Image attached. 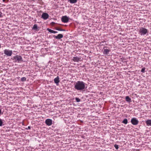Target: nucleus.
Returning a JSON list of instances; mask_svg holds the SVG:
<instances>
[{"label": "nucleus", "instance_id": "obj_1", "mask_svg": "<svg viewBox=\"0 0 151 151\" xmlns=\"http://www.w3.org/2000/svg\"><path fill=\"white\" fill-rule=\"evenodd\" d=\"M74 88L78 91H81L85 88V83L83 81H78L74 84Z\"/></svg>", "mask_w": 151, "mask_h": 151}, {"label": "nucleus", "instance_id": "obj_2", "mask_svg": "<svg viewBox=\"0 0 151 151\" xmlns=\"http://www.w3.org/2000/svg\"><path fill=\"white\" fill-rule=\"evenodd\" d=\"M148 33L147 29L143 27H141L139 31V33L141 35H144Z\"/></svg>", "mask_w": 151, "mask_h": 151}, {"label": "nucleus", "instance_id": "obj_3", "mask_svg": "<svg viewBox=\"0 0 151 151\" xmlns=\"http://www.w3.org/2000/svg\"><path fill=\"white\" fill-rule=\"evenodd\" d=\"M13 60L14 62L18 63H21L23 61L22 57L21 56L16 55L13 57Z\"/></svg>", "mask_w": 151, "mask_h": 151}, {"label": "nucleus", "instance_id": "obj_4", "mask_svg": "<svg viewBox=\"0 0 151 151\" xmlns=\"http://www.w3.org/2000/svg\"><path fill=\"white\" fill-rule=\"evenodd\" d=\"M4 53L7 56H10L12 54V51L6 49L4 50Z\"/></svg>", "mask_w": 151, "mask_h": 151}, {"label": "nucleus", "instance_id": "obj_5", "mask_svg": "<svg viewBox=\"0 0 151 151\" xmlns=\"http://www.w3.org/2000/svg\"><path fill=\"white\" fill-rule=\"evenodd\" d=\"M131 122L133 125H135L138 124L139 121L136 118L133 117L131 119Z\"/></svg>", "mask_w": 151, "mask_h": 151}, {"label": "nucleus", "instance_id": "obj_6", "mask_svg": "<svg viewBox=\"0 0 151 151\" xmlns=\"http://www.w3.org/2000/svg\"><path fill=\"white\" fill-rule=\"evenodd\" d=\"M69 17L66 16H63L61 18L62 21L64 23H67L69 21Z\"/></svg>", "mask_w": 151, "mask_h": 151}, {"label": "nucleus", "instance_id": "obj_7", "mask_svg": "<svg viewBox=\"0 0 151 151\" xmlns=\"http://www.w3.org/2000/svg\"><path fill=\"white\" fill-rule=\"evenodd\" d=\"M45 123L48 126H51L52 124V120L50 119H47L45 121Z\"/></svg>", "mask_w": 151, "mask_h": 151}, {"label": "nucleus", "instance_id": "obj_8", "mask_svg": "<svg viewBox=\"0 0 151 151\" xmlns=\"http://www.w3.org/2000/svg\"><path fill=\"white\" fill-rule=\"evenodd\" d=\"M49 15L47 13H43L42 15V18L43 19L45 20L47 19L49 17Z\"/></svg>", "mask_w": 151, "mask_h": 151}, {"label": "nucleus", "instance_id": "obj_9", "mask_svg": "<svg viewBox=\"0 0 151 151\" xmlns=\"http://www.w3.org/2000/svg\"><path fill=\"white\" fill-rule=\"evenodd\" d=\"M53 37L56 39L59 40L63 37V35L62 34H59L57 36L54 35Z\"/></svg>", "mask_w": 151, "mask_h": 151}, {"label": "nucleus", "instance_id": "obj_10", "mask_svg": "<svg viewBox=\"0 0 151 151\" xmlns=\"http://www.w3.org/2000/svg\"><path fill=\"white\" fill-rule=\"evenodd\" d=\"M54 82L57 85H58L60 82L59 78L58 76H57L54 79Z\"/></svg>", "mask_w": 151, "mask_h": 151}, {"label": "nucleus", "instance_id": "obj_11", "mask_svg": "<svg viewBox=\"0 0 151 151\" xmlns=\"http://www.w3.org/2000/svg\"><path fill=\"white\" fill-rule=\"evenodd\" d=\"M80 58L76 56L73 58V60L74 62H78V61L80 60Z\"/></svg>", "mask_w": 151, "mask_h": 151}, {"label": "nucleus", "instance_id": "obj_12", "mask_svg": "<svg viewBox=\"0 0 151 151\" xmlns=\"http://www.w3.org/2000/svg\"><path fill=\"white\" fill-rule=\"evenodd\" d=\"M32 29L35 31H38L39 30L37 24H35L32 28Z\"/></svg>", "mask_w": 151, "mask_h": 151}, {"label": "nucleus", "instance_id": "obj_13", "mask_svg": "<svg viewBox=\"0 0 151 151\" xmlns=\"http://www.w3.org/2000/svg\"><path fill=\"white\" fill-rule=\"evenodd\" d=\"M109 52L110 50L108 49H104L103 52V54L104 55H107L109 54Z\"/></svg>", "mask_w": 151, "mask_h": 151}, {"label": "nucleus", "instance_id": "obj_14", "mask_svg": "<svg viewBox=\"0 0 151 151\" xmlns=\"http://www.w3.org/2000/svg\"><path fill=\"white\" fill-rule=\"evenodd\" d=\"M47 31H49V32L51 33H58V32L57 31L53 30H52V29H50L49 28H47Z\"/></svg>", "mask_w": 151, "mask_h": 151}, {"label": "nucleus", "instance_id": "obj_15", "mask_svg": "<svg viewBox=\"0 0 151 151\" xmlns=\"http://www.w3.org/2000/svg\"><path fill=\"white\" fill-rule=\"evenodd\" d=\"M125 99L127 102H131V99L129 97V96H126V97Z\"/></svg>", "mask_w": 151, "mask_h": 151}, {"label": "nucleus", "instance_id": "obj_16", "mask_svg": "<svg viewBox=\"0 0 151 151\" xmlns=\"http://www.w3.org/2000/svg\"><path fill=\"white\" fill-rule=\"evenodd\" d=\"M146 123L148 125H151V120H148L146 121Z\"/></svg>", "mask_w": 151, "mask_h": 151}, {"label": "nucleus", "instance_id": "obj_17", "mask_svg": "<svg viewBox=\"0 0 151 151\" xmlns=\"http://www.w3.org/2000/svg\"><path fill=\"white\" fill-rule=\"evenodd\" d=\"M55 29L59 31H66L65 29H62L58 27H56L55 28Z\"/></svg>", "mask_w": 151, "mask_h": 151}, {"label": "nucleus", "instance_id": "obj_18", "mask_svg": "<svg viewBox=\"0 0 151 151\" xmlns=\"http://www.w3.org/2000/svg\"><path fill=\"white\" fill-rule=\"evenodd\" d=\"M70 3L71 4H74L77 2V0H69Z\"/></svg>", "mask_w": 151, "mask_h": 151}, {"label": "nucleus", "instance_id": "obj_19", "mask_svg": "<svg viewBox=\"0 0 151 151\" xmlns=\"http://www.w3.org/2000/svg\"><path fill=\"white\" fill-rule=\"evenodd\" d=\"M122 122L124 124H127L128 123L127 119H124Z\"/></svg>", "mask_w": 151, "mask_h": 151}, {"label": "nucleus", "instance_id": "obj_20", "mask_svg": "<svg viewBox=\"0 0 151 151\" xmlns=\"http://www.w3.org/2000/svg\"><path fill=\"white\" fill-rule=\"evenodd\" d=\"M26 78L25 77H23L21 78V81L22 82H24L26 81Z\"/></svg>", "mask_w": 151, "mask_h": 151}, {"label": "nucleus", "instance_id": "obj_21", "mask_svg": "<svg viewBox=\"0 0 151 151\" xmlns=\"http://www.w3.org/2000/svg\"><path fill=\"white\" fill-rule=\"evenodd\" d=\"M75 99L76 100V101L77 102H79L81 100L80 99H79L78 98L76 97L75 98Z\"/></svg>", "mask_w": 151, "mask_h": 151}, {"label": "nucleus", "instance_id": "obj_22", "mask_svg": "<svg viewBox=\"0 0 151 151\" xmlns=\"http://www.w3.org/2000/svg\"><path fill=\"white\" fill-rule=\"evenodd\" d=\"M145 67H144L142 68V69L141 72L142 73H144L145 72Z\"/></svg>", "mask_w": 151, "mask_h": 151}, {"label": "nucleus", "instance_id": "obj_23", "mask_svg": "<svg viewBox=\"0 0 151 151\" xmlns=\"http://www.w3.org/2000/svg\"><path fill=\"white\" fill-rule=\"evenodd\" d=\"M3 122L2 120L0 119V127L2 126L3 125Z\"/></svg>", "mask_w": 151, "mask_h": 151}, {"label": "nucleus", "instance_id": "obj_24", "mask_svg": "<svg viewBox=\"0 0 151 151\" xmlns=\"http://www.w3.org/2000/svg\"><path fill=\"white\" fill-rule=\"evenodd\" d=\"M114 147L116 150H117L119 148V146L118 145L115 144L114 145Z\"/></svg>", "mask_w": 151, "mask_h": 151}, {"label": "nucleus", "instance_id": "obj_25", "mask_svg": "<svg viewBox=\"0 0 151 151\" xmlns=\"http://www.w3.org/2000/svg\"><path fill=\"white\" fill-rule=\"evenodd\" d=\"M3 17L2 13L1 12H0V18L2 17Z\"/></svg>", "mask_w": 151, "mask_h": 151}, {"label": "nucleus", "instance_id": "obj_26", "mask_svg": "<svg viewBox=\"0 0 151 151\" xmlns=\"http://www.w3.org/2000/svg\"><path fill=\"white\" fill-rule=\"evenodd\" d=\"M1 114H3V113H1V109H0V115Z\"/></svg>", "mask_w": 151, "mask_h": 151}, {"label": "nucleus", "instance_id": "obj_27", "mask_svg": "<svg viewBox=\"0 0 151 151\" xmlns=\"http://www.w3.org/2000/svg\"><path fill=\"white\" fill-rule=\"evenodd\" d=\"M30 129V127L29 126H28V129Z\"/></svg>", "mask_w": 151, "mask_h": 151}, {"label": "nucleus", "instance_id": "obj_28", "mask_svg": "<svg viewBox=\"0 0 151 151\" xmlns=\"http://www.w3.org/2000/svg\"><path fill=\"white\" fill-rule=\"evenodd\" d=\"M52 23L54 24V23H55V22H52Z\"/></svg>", "mask_w": 151, "mask_h": 151}]
</instances>
